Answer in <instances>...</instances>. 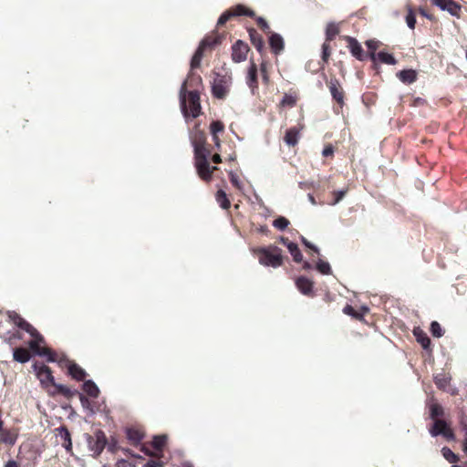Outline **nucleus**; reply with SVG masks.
Here are the masks:
<instances>
[{
    "label": "nucleus",
    "instance_id": "nucleus-45",
    "mask_svg": "<svg viewBox=\"0 0 467 467\" xmlns=\"http://www.w3.org/2000/svg\"><path fill=\"white\" fill-rule=\"evenodd\" d=\"M56 431L58 432V435L61 437V439L64 440V441H71L70 432L66 426L62 425V426L57 428Z\"/></svg>",
    "mask_w": 467,
    "mask_h": 467
},
{
    "label": "nucleus",
    "instance_id": "nucleus-26",
    "mask_svg": "<svg viewBox=\"0 0 467 467\" xmlns=\"http://www.w3.org/2000/svg\"><path fill=\"white\" fill-rule=\"evenodd\" d=\"M414 336L416 337L417 341L421 345V347L428 350L431 347V338L428 335L420 329L414 330Z\"/></svg>",
    "mask_w": 467,
    "mask_h": 467
},
{
    "label": "nucleus",
    "instance_id": "nucleus-50",
    "mask_svg": "<svg viewBox=\"0 0 467 467\" xmlns=\"http://www.w3.org/2000/svg\"><path fill=\"white\" fill-rule=\"evenodd\" d=\"M379 42L377 40L369 39L367 40L365 44L370 52H376L377 48L379 47Z\"/></svg>",
    "mask_w": 467,
    "mask_h": 467
},
{
    "label": "nucleus",
    "instance_id": "nucleus-27",
    "mask_svg": "<svg viewBox=\"0 0 467 467\" xmlns=\"http://www.w3.org/2000/svg\"><path fill=\"white\" fill-rule=\"evenodd\" d=\"M215 199H216V202H218V204L220 205V207L224 210L228 209L231 206V202L227 197L226 192L222 189L217 191Z\"/></svg>",
    "mask_w": 467,
    "mask_h": 467
},
{
    "label": "nucleus",
    "instance_id": "nucleus-47",
    "mask_svg": "<svg viewBox=\"0 0 467 467\" xmlns=\"http://www.w3.org/2000/svg\"><path fill=\"white\" fill-rule=\"evenodd\" d=\"M330 57V47L327 43H324L322 45V55L321 58L324 64L327 63L328 58Z\"/></svg>",
    "mask_w": 467,
    "mask_h": 467
},
{
    "label": "nucleus",
    "instance_id": "nucleus-61",
    "mask_svg": "<svg viewBox=\"0 0 467 467\" xmlns=\"http://www.w3.org/2000/svg\"><path fill=\"white\" fill-rule=\"evenodd\" d=\"M63 447L67 451H71L72 450V441H67L63 443Z\"/></svg>",
    "mask_w": 467,
    "mask_h": 467
},
{
    "label": "nucleus",
    "instance_id": "nucleus-44",
    "mask_svg": "<svg viewBox=\"0 0 467 467\" xmlns=\"http://www.w3.org/2000/svg\"><path fill=\"white\" fill-rule=\"evenodd\" d=\"M223 128L224 126L221 121H213L210 125L212 136H216L219 132L223 130Z\"/></svg>",
    "mask_w": 467,
    "mask_h": 467
},
{
    "label": "nucleus",
    "instance_id": "nucleus-15",
    "mask_svg": "<svg viewBox=\"0 0 467 467\" xmlns=\"http://www.w3.org/2000/svg\"><path fill=\"white\" fill-rule=\"evenodd\" d=\"M269 46L275 55L280 54L285 47V42L282 36L278 33H271L269 36Z\"/></svg>",
    "mask_w": 467,
    "mask_h": 467
},
{
    "label": "nucleus",
    "instance_id": "nucleus-39",
    "mask_svg": "<svg viewBox=\"0 0 467 467\" xmlns=\"http://www.w3.org/2000/svg\"><path fill=\"white\" fill-rule=\"evenodd\" d=\"M77 395L79 398V400H80V403H81L82 407L85 410H88L90 411V414H94L95 411H94V410L92 408L90 400L84 394H82V393H80L78 391Z\"/></svg>",
    "mask_w": 467,
    "mask_h": 467
},
{
    "label": "nucleus",
    "instance_id": "nucleus-33",
    "mask_svg": "<svg viewBox=\"0 0 467 467\" xmlns=\"http://www.w3.org/2000/svg\"><path fill=\"white\" fill-rule=\"evenodd\" d=\"M232 13L236 14L238 16H246L248 17H254L255 16L253 10L246 8L243 5H237L233 10Z\"/></svg>",
    "mask_w": 467,
    "mask_h": 467
},
{
    "label": "nucleus",
    "instance_id": "nucleus-34",
    "mask_svg": "<svg viewBox=\"0 0 467 467\" xmlns=\"http://www.w3.org/2000/svg\"><path fill=\"white\" fill-rule=\"evenodd\" d=\"M167 441L166 435H155L152 439L151 445L157 451H161Z\"/></svg>",
    "mask_w": 467,
    "mask_h": 467
},
{
    "label": "nucleus",
    "instance_id": "nucleus-12",
    "mask_svg": "<svg viewBox=\"0 0 467 467\" xmlns=\"http://www.w3.org/2000/svg\"><path fill=\"white\" fill-rule=\"evenodd\" d=\"M347 40L348 42V47L352 56L355 57L359 61H364L367 56L364 54V50L361 45L358 42V40L351 36H347Z\"/></svg>",
    "mask_w": 467,
    "mask_h": 467
},
{
    "label": "nucleus",
    "instance_id": "nucleus-59",
    "mask_svg": "<svg viewBox=\"0 0 467 467\" xmlns=\"http://www.w3.org/2000/svg\"><path fill=\"white\" fill-rule=\"evenodd\" d=\"M334 152V149L331 145L329 146H327L324 148L323 151H322V155L324 157H328V156H331Z\"/></svg>",
    "mask_w": 467,
    "mask_h": 467
},
{
    "label": "nucleus",
    "instance_id": "nucleus-55",
    "mask_svg": "<svg viewBox=\"0 0 467 467\" xmlns=\"http://www.w3.org/2000/svg\"><path fill=\"white\" fill-rule=\"evenodd\" d=\"M117 467H136L133 463L121 459L117 462Z\"/></svg>",
    "mask_w": 467,
    "mask_h": 467
},
{
    "label": "nucleus",
    "instance_id": "nucleus-18",
    "mask_svg": "<svg viewBox=\"0 0 467 467\" xmlns=\"http://www.w3.org/2000/svg\"><path fill=\"white\" fill-rule=\"evenodd\" d=\"M248 33L250 41L253 44V46L260 54H263V52L265 51V41L262 36L254 28H250L248 30Z\"/></svg>",
    "mask_w": 467,
    "mask_h": 467
},
{
    "label": "nucleus",
    "instance_id": "nucleus-53",
    "mask_svg": "<svg viewBox=\"0 0 467 467\" xmlns=\"http://www.w3.org/2000/svg\"><path fill=\"white\" fill-rule=\"evenodd\" d=\"M343 312H344L345 314H347V315H349V316L355 317H357V318H358V317H360L359 315H358V314L355 312L354 308H353L351 306H349V305H347V306L344 307Z\"/></svg>",
    "mask_w": 467,
    "mask_h": 467
},
{
    "label": "nucleus",
    "instance_id": "nucleus-10",
    "mask_svg": "<svg viewBox=\"0 0 467 467\" xmlns=\"http://www.w3.org/2000/svg\"><path fill=\"white\" fill-rule=\"evenodd\" d=\"M328 88L333 99H335L338 104L342 105L344 103V92L340 87L338 79L336 78H331L328 84Z\"/></svg>",
    "mask_w": 467,
    "mask_h": 467
},
{
    "label": "nucleus",
    "instance_id": "nucleus-43",
    "mask_svg": "<svg viewBox=\"0 0 467 467\" xmlns=\"http://www.w3.org/2000/svg\"><path fill=\"white\" fill-rule=\"evenodd\" d=\"M221 36H216L214 37L206 36L201 42H206L205 48L213 47L221 43Z\"/></svg>",
    "mask_w": 467,
    "mask_h": 467
},
{
    "label": "nucleus",
    "instance_id": "nucleus-56",
    "mask_svg": "<svg viewBox=\"0 0 467 467\" xmlns=\"http://www.w3.org/2000/svg\"><path fill=\"white\" fill-rule=\"evenodd\" d=\"M191 71H192V70L191 69ZM188 78H192V80H191L192 82H196V83H199V84H201V83H202V78H201V76H199V75H195V74H194V73H192V72H190V73H189V75H188ZM192 83H191V85H192Z\"/></svg>",
    "mask_w": 467,
    "mask_h": 467
},
{
    "label": "nucleus",
    "instance_id": "nucleus-14",
    "mask_svg": "<svg viewBox=\"0 0 467 467\" xmlns=\"http://www.w3.org/2000/svg\"><path fill=\"white\" fill-rule=\"evenodd\" d=\"M7 316L9 319L20 329L29 332L33 330V326L25 320L19 314L15 311H8Z\"/></svg>",
    "mask_w": 467,
    "mask_h": 467
},
{
    "label": "nucleus",
    "instance_id": "nucleus-28",
    "mask_svg": "<svg viewBox=\"0 0 467 467\" xmlns=\"http://www.w3.org/2000/svg\"><path fill=\"white\" fill-rule=\"evenodd\" d=\"M444 415V410L439 403H432L430 405V417L433 420V422L440 420V417Z\"/></svg>",
    "mask_w": 467,
    "mask_h": 467
},
{
    "label": "nucleus",
    "instance_id": "nucleus-51",
    "mask_svg": "<svg viewBox=\"0 0 467 467\" xmlns=\"http://www.w3.org/2000/svg\"><path fill=\"white\" fill-rule=\"evenodd\" d=\"M256 22L258 24V26L265 31V32H267L269 33V26H268V23L266 22V20L261 16L257 17L256 18Z\"/></svg>",
    "mask_w": 467,
    "mask_h": 467
},
{
    "label": "nucleus",
    "instance_id": "nucleus-1",
    "mask_svg": "<svg viewBox=\"0 0 467 467\" xmlns=\"http://www.w3.org/2000/svg\"><path fill=\"white\" fill-rule=\"evenodd\" d=\"M205 135L202 131L196 134V138L192 140L194 149L195 167L198 175L203 181H210L213 171L217 170L216 166L211 167L208 161L210 151L205 148Z\"/></svg>",
    "mask_w": 467,
    "mask_h": 467
},
{
    "label": "nucleus",
    "instance_id": "nucleus-63",
    "mask_svg": "<svg viewBox=\"0 0 467 467\" xmlns=\"http://www.w3.org/2000/svg\"><path fill=\"white\" fill-rule=\"evenodd\" d=\"M212 161L214 162V163H220L222 161V159H221V156L219 154H214L213 157H212Z\"/></svg>",
    "mask_w": 467,
    "mask_h": 467
},
{
    "label": "nucleus",
    "instance_id": "nucleus-8",
    "mask_svg": "<svg viewBox=\"0 0 467 467\" xmlns=\"http://www.w3.org/2000/svg\"><path fill=\"white\" fill-rule=\"evenodd\" d=\"M248 46L242 40H237L232 47V58L234 62L240 63L246 59Z\"/></svg>",
    "mask_w": 467,
    "mask_h": 467
},
{
    "label": "nucleus",
    "instance_id": "nucleus-40",
    "mask_svg": "<svg viewBox=\"0 0 467 467\" xmlns=\"http://www.w3.org/2000/svg\"><path fill=\"white\" fill-rule=\"evenodd\" d=\"M430 329H431V335L435 337L439 338L443 336V330H442L441 325L439 324V322H437V321H432L431 323Z\"/></svg>",
    "mask_w": 467,
    "mask_h": 467
},
{
    "label": "nucleus",
    "instance_id": "nucleus-52",
    "mask_svg": "<svg viewBox=\"0 0 467 467\" xmlns=\"http://www.w3.org/2000/svg\"><path fill=\"white\" fill-rule=\"evenodd\" d=\"M281 103L283 105H288V106L292 107L296 104V99L291 95L285 94L283 97Z\"/></svg>",
    "mask_w": 467,
    "mask_h": 467
},
{
    "label": "nucleus",
    "instance_id": "nucleus-49",
    "mask_svg": "<svg viewBox=\"0 0 467 467\" xmlns=\"http://www.w3.org/2000/svg\"><path fill=\"white\" fill-rule=\"evenodd\" d=\"M300 239H301L302 244H303L306 247H307V248H309V249L313 250V251H314L315 253H317V254H319V249H318V247H317V245H315V244H313L312 243H310V242H309L306 238H305L304 236H301V238H300Z\"/></svg>",
    "mask_w": 467,
    "mask_h": 467
},
{
    "label": "nucleus",
    "instance_id": "nucleus-62",
    "mask_svg": "<svg viewBox=\"0 0 467 467\" xmlns=\"http://www.w3.org/2000/svg\"><path fill=\"white\" fill-rule=\"evenodd\" d=\"M5 467H18V464L14 460H9L5 464Z\"/></svg>",
    "mask_w": 467,
    "mask_h": 467
},
{
    "label": "nucleus",
    "instance_id": "nucleus-23",
    "mask_svg": "<svg viewBox=\"0 0 467 467\" xmlns=\"http://www.w3.org/2000/svg\"><path fill=\"white\" fill-rule=\"evenodd\" d=\"M299 130L296 127H292L286 130L284 140L288 146H295L298 142Z\"/></svg>",
    "mask_w": 467,
    "mask_h": 467
},
{
    "label": "nucleus",
    "instance_id": "nucleus-9",
    "mask_svg": "<svg viewBox=\"0 0 467 467\" xmlns=\"http://www.w3.org/2000/svg\"><path fill=\"white\" fill-rule=\"evenodd\" d=\"M33 368L42 383L47 381L53 384L55 382V379L52 375L51 368L47 365L43 363H35L33 365Z\"/></svg>",
    "mask_w": 467,
    "mask_h": 467
},
{
    "label": "nucleus",
    "instance_id": "nucleus-58",
    "mask_svg": "<svg viewBox=\"0 0 467 467\" xmlns=\"http://www.w3.org/2000/svg\"><path fill=\"white\" fill-rule=\"evenodd\" d=\"M40 345H37V341H30L29 342V348L36 355V351L37 350H42L43 348H41L39 347Z\"/></svg>",
    "mask_w": 467,
    "mask_h": 467
},
{
    "label": "nucleus",
    "instance_id": "nucleus-64",
    "mask_svg": "<svg viewBox=\"0 0 467 467\" xmlns=\"http://www.w3.org/2000/svg\"><path fill=\"white\" fill-rule=\"evenodd\" d=\"M303 269H305V270H311L312 269V265L309 262L305 261V262H303Z\"/></svg>",
    "mask_w": 467,
    "mask_h": 467
},
{
    "label": "nucleus",
    "instance_id": "nucleus-21",
    "mask_svg": "<svg viewBox=\"0 0 467 467\" xmlns=\"http://www.w3.org/2000/svg\"><path fill=\"white\" fill-rule=\"evenodd\" d=\"M13 358L16 361L23 364L31 358V354L26 348L19 347L13 349Z\"/></svg>",
    "mask_w": 467,
    "mask_h": 467
},
{
    "label": "nucleus",
    "instance_id": "nucleus-36",
    "mask_svg": "<svg viewBox=\"0 0 467 467\" xmlns=\"http://www.w3.org/2000/svg\"><path fill=\"white\" fill-rule=\"evenodd\" d=\"M36 355L39 357H46L48 362H55L57 360V354L50 348H43L42 350H37Z\"/></svg>",
    "mask_w": 467,
    "mask_h": 467
},
{
    "label": "nucleus",
    "instance_id": "nucleus-31",
    "mask_svg": "<svg viewBox=\"0 0 467 467\" xmlns=\"http://www.w3.org/2000/svg\"><path fill=\"white\" fill-rule=\"evenodd\" d=\"M434 383L436 386L441 389H444L446 386L449 384L450 378L446 376L444 373H439L434 376Z\"/></svg>",
    "mask_w": 467,
    "mask_h": 467
},
{
    "label": "nucleus",
    "instance_id": "nucleus-38",
    "mask_svg": "<svg viewBox=\"0 0 467 467\" xmlns=\"http://www.w3.org/2000/svg\"><path fill=\"white\" fill-rule=\"evenodd\" d=\"M289 221L285 217L278 216L274 220L273 226L280 231H284L289 225Z\"/></svg>",
    "mask_w": 467,
    "mask_h": 467
},
{
    "label": "nucleus",
    "instance_id": "nucleus-17",
    "mask_svg": "<svg viewBox=\"0 0 467 467\" xmlns=\"http://www.w3.org/2000/svg\"><path fill=\"white\" fill-rule=\"evenodd\" d=\"M297 289L305 296H310L313 291V282L306 276H299L296 280Z\"/></svg>",
    "mask_w": 467,
    "mask_h": 467
},
{
    "label": "nucleus",
    "instance_id": "nucleus-13",
    "mask_svg": "<svg viewBox=\"0 0 467 467\" xmlns=\"http://www.w3.org/2000/svg\"><path fill=\"white\" fill-rule=\"evenodd\" d=\"M369 58L372 62H376L377 60H379L383 64L387 65H396L397 60L394 57L392 54L387 53L385 51H379V53L376 52H369L368 54Z\"/></svg>",
    "mask_w": 467,
    "mask_h": 467
},
{
    "label": "nucleus",
    "instance_id": "nucleus-54",
    "mask_svg": "<svg viewBox=\"0 0 467 467\" xmlns=\"http://www.w3.org/2000/svg\"><path fill=\"white\" fill-rule=\"evenodd\" d=\"M230 181H231L233 185H234L237 188H240L239 178H238L237 174H235L233 171L230 172Z\"/></svg>",
    "mask_w": 467,
    "mask_h": 467
},
{
    "label": "nucleus",
    "instance_id": "nucleus-2",
    "mask_svg": "<svg viewBox=\"0 0 467 467\" xmlns=\"http://www.w3.org/2000/svg\"><path fill=\"white\" fill-rule=\"evenodd\" d=\"M187 82V79L184 80L180 88V107L182 113L186 119L190 115L192 118L196 119L202 113L200 92L198 90L188 91Z\"/></svg>",
    "mask_w": 467,
    "mask_h": 467
},
{
    "label": "nucleus",
    "instance_id": "nucleus-37",
    "mask_svg": "<svg viewBox=\"0 0 467 467\" xmlns=\"http://www.w3.org/2000/svg\"><path fill=\"white\" fill-rule=\"evenodd\" d=\"M316 268L322 275H330L331 274L330 265H329V263H327L326 261L318 260L316 265Z\"/></svg>",
    "mask_w": 467,
    "mask_h": 467
},
{
    "label": "nucleus",
    "instance_id": "nucleus-20",
    "mask_svg": "<svg viewBox=\"0 0 467 467\" xmlns=\"http://www.w3.org/2000/svg\"><path fill=\"white\" fill-rule=\"evenodd\" d=\"M69 375L78 381L84 380L87 376L86 371L80 368L78 364L69 362L68 365Z\"/></svg>",
    "mask_w": 467,
    "mask_h": 467
},
{
    "label": "nucleus",
    "instance_id": "nucleus-46",
    "mask_svg": "<svg viewBox=\"0 0 467 467\" xmlns=\"http://www.w3.org/2000/svg\"><path fill=\"white\" fill-rule=\"evenodd\" d=\"M27 333L34 338L32 341H37V345L45 342L43 336L34 327L33 330H29Z\"/></svg>",
    "mask_w": 467,
    "mask_h": 467
},
{
    "label": "nucleus",
    "instance_id": "nucleus-35",
    "mask_svg": "<svg viewBox=\"0 0 467 467\" xmlns=\"http://www.w3.org/2000/svg\"><path fill=\"white\" fill-rule=\"evenodd\" d=\"M339 30L337 25L329 23L326 28V40L331 41L338 34Z\"/></svg>",
    "mask_w": 467,
    "mask_h": 467
},
{
    "label": "nucleus",
    "instance_id": "nucleus-30",
    "mask_svg": "<svg viewBox=\"0 0 467 467\" xmlns=\"http://www.w3.org/2000/svg\"><path fill=\"white\" fill-rule=\"evenodd\" d=\"M16 439L17 435L9 431H4L0 434V441L7 445H14Z\"/></svg>",
    "mask_w": 467,
    "mask_h": 467
},
{
    "label": "nucleus",
    "instance_id": "nucleus-42",
    "mask_svg": "<svg viewBox=\"0 0 467 467\" xmlns=\"http://www.w3.org/2000/svg\"><path fill=\"white\" fill-rule=\"evenodd\" d=\"M236 16V14L232 13V10H227L223 12L217 21V26H223L230 18Z\"/></svg>",
    "mask_w": 467,
    "mask_h": 467
},
{
    "label": "nucleus",
    "instance_id": "nucleus-24",
    "mask_svg": "<svg viewBox=\"0 0 467 467\" xmlns=\"http://www.w3.org/2000/svg\"><path fill=\"white\" fill-rule=\"evenodd\" d=\"M127 439L133 444L138 445L143 439V434L137 429L132 427L126 428Z\"/></svg>",
    "mask_w": 467,
    "mask_h": 467
},
{
    "label": "nucleus",
    "instance_id": "nucleus-19",
    "mask_svg": "<svg viewBox=\"0 0 467 467\" xmlns=\"http://www.w3.org/2000/svg\"><path fill=\"white\" fill-rule=\"evenodd\" d=\"M206 42H201L197 49L195 50L192 59H191V69L193 70L197 68L201 65V61L203 56V51L205 49Z\"/></svg>",
    "mask_w": 467,
    "mask_h": 467
},
{
    "label": "nucleus",
    "instance_id": "nucleus-4",
    "mask_svg": "<svg viewBox=\"0 0 467 467\" xmlns=\"http://www.w3.org/2000/svg\"><path fill=\"white\" fill-rule=\"evenodd\" d=\"M231 82L232 78L229 75L215 73V77L212 84V93L213 97L219 99H224L229 91Z\"/></svg>",
    "mask_w": 467,
    "mask_h": 467
},
{
    "label": "nucleus",
    "instance_id": "nucleus-29",
    "mask_svg": "<svg viewBox=\"0 0 467 467\" xmlns=\"http://www.w3.org/2000/svg\"><path fill=\"white\" fill-rule=\"evenodd\" d=\"M52 385L57 389V391L60 394H62L67 399H71L73 396L77 395V393H78V390L71 389L63 384H58V383L54 382Z\"/></svg>",
    "mask_w": 467,
    "mask_h": 467
},
{
    "label": "nucleus",
    "instance_id": "nucleus-3",
    "mask_svg": "<svg viewBox=\"0 0 467 467\" xmlns=\"http://www.w3.org/2000/svg\"><path fill=\"white\" fill-rule=\"evenodd\" d=\"M257 253L260 254L259 263L265 266L276 268L283 264L282 250L275 245L260 247Z\"/></svg>",
    "mask_w": 467,
    "mask_h": 467
},
{
    "label": "nucleus",
    "instance_id": "nucleus-60",
    "mask_svg": "<svg viewBox=\"0 0 467 467\" xmlns=\"http://www.w3.org/2000/svg\"><path fill=\"white\" fill-rule=\"evenodd\" d=\"M419 12H420V14L422 16L426 17L427 19H429V20H431V19H432V16H431V15H430V14H428V12H427L425 9H423V8H420V9H419Z\"/></svg>",
    "mask_w": 467,
    "mask_h": 467
},
{
    "label": "nucleus",
    "instance_id": "nucleus-48",
    "mask_svg": "<svg viewBox=\"0 0 467 467\" xmlns=\"http://www.w3.org/2000/svg\"><path fill=\"white\" fill-rule=\"evenodd\" d=\"M347 190H338L333 192L334 201L331 202L332 205L338 203L346 195Z\"/></svg>",
    "mask_w": 467,
    "mask_h": 467
},
{
    "label": "nucleus",
    "instance_id": "nucleus-32",
    "mask_svg": "<svg viewBox=\"0 0 467 467\" xmlns=\"http://www.w3.org/2000/svg\"><path fill=\"white\" fill-rule=\"evenodd\" d=\"M441 454L444 457V459L448 461L450 463L453 464L459 461V456L446 446L441 449Z\"/></svg>",
    "mask_w": 467,
    "mask_h": 467
},
{
    "label": "nucleus",
    "instance_id": "nucleus-25",
    "mask_svg": "<svg viewBox=\"0 0 467 467\" xmlns=\"http://www.w3.org/2000/svg\"><path fill=\"white\" fill-rule=\"evenodd\" d=\"M83 390L88 395L90 396L91 398H97L99 394V387L96 385V383L91 380V379H88V380H86L84 381L83 383Z\"/></svg>",
    "mask_w": 467,
    "mask_h": 467
},
{
    "label": "nucleus",
    "instance_id": "nucleus-57",
    "mask_svg": "<svg viewBox=\"0 0 467 467\" xmlns=\"http://www.w3.org/2000/svg\"><path fill=\"white\" fill-rule=\"evenodd\" d=\"M143 467H163V463L161 462H156V461H149L147 462Z\"/></svg>",
    "mask_w": 467,
    "mask_h": 467
},
{
    "label": "nucleus",
    "instance_id": "nucleus-7",
    "mask_svg": "<svg viewBox=\"0 0 467 467\" xmlns=\"http://www.w3.org/2000/svg\"><path fill=\"white\" fill-rule=\"evenodd\" d=\"M433 5L442 11H447L452 16H460L461 5L453 0H433Z\"/></svg>",
    "mask_w": 467,
    "mask_h": 467
},
{
    "label": "nucleus",
    "instance_id": "nucleus-41",
    "mask_svg": "<svg viewBox=\"0 0 467 467\" xmlns=\"http://www.w3.org/2000/svg\"><path fill=\"white\" fill-rule=\"evenodd\" d=\"M406 23H407V26L410 29H414L415 28L416 16H415V14H414V12H413L411 7L408 8V14L406 16Z\"/></svg>",
    "mask_w": 467,
    "mask_h": 467
},
{
    "label": "nucleus",
    "instance_id": "nucleus-22",
    "mask_svg": "<svg viewBox=\"0 0 467 467\" xmlns=\"http://www.w3.org/2000/svg\"><path fill=\"white\" fill-rule=\"evenodd\" d=\"M399 79L405 84H411L417 79V73L414 69H403L397 74Z\"/></svg>",
    "mask_w": 467,
    "mask_h": 467
},
{
    "label": "nucleus",
    "instance_id": "nucleus-16",
    "mask_svg": "<svg viewBox=\"0 0 467 467\" xmlns=\"http://www.w3.org/2000/svg\"><path fill=\"white\" fill-rule=\"evenodd\" d=\"M257 71L256 64L252 61L247 72L246 84L251 88L253 94H254V90L257 88Z\"/></svg>",
    "mask_w": 467,
    "mask_h": 467
},
{
    "label": "nucleus",
    "instance_id": "nucleus-11",
    "mask_svg": "<svg viewBox=\"0 0 467 467\" xmlns=\"http://www.w3.org/2000/svg\"><path fill=\"white\" fill-rule=\"evenodd\" d=\"M280 242L287 247L289 253L291 254L296 263L303 262L302 253L296 243L289 241L285 237H280Z\"/></svg>",
    "mask_w": 467,
    "mask_h": 467
},
{
    "label": "nucleus",
    "instance_id": "nucleus-6",
    "mask_svg": "<svg viewBox=\"0 0 467 467\" xmlns=\"http://www.w3.org/2000/svg\"><path fill=\"white\" fill-rule=\"evenodd\" d=\"M430 434L432 437L441 435L448 441H453L455 439V435L452 430L444 420H435L432 426L430 428Z\"/></svg>",
    "mask_w": 467,
    "mask_h": 467
},
{
    "label": "nucleus",
    "instance_id": "nucleus-5",
    "mask_svg": "<svg viewBox=\"0 0 467 467\" xmlns=\"http://www.w3.org/2000/svg\"><path fill=\"white\" fill-rule=\"evenodd\" d=\"M87 442L88 448L91 451H93L94 456H99L105 449L108 440L106 434L101 430H97L94 433V436L88 435Z\"/></svg>",
    "mask_w": 467,
    "mask_h": 467
}]
</instances>
